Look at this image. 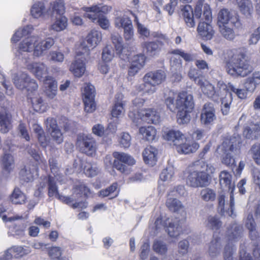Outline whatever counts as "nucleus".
<instances>
[{
    "instance_id": "37",
    "label": "nucleus",
    "mask_w": 260,
    "mask_h": 260,
    "mask_svg": "<svg viewBox=\"0 0 260 260\" xmlns=\"http://www.w3.org/2000/svg\"><path fill=\"white\" fill-rule=\"evenodd\" d=\"M245 226L249 231L250 238L252 240L258 237L257 232L256 231V224L252 214H249L245 220Z\"/></svg>"
},
{
    "instance_id": "33",
    "label": "nucleus",
    "mask_w": 260,
    "mask_h": 260,
    "mask_svg": "<svg viewBox=\"0 0 260 260\" xmlns=\"http://www.w3.org/2000/svg\"><path fill=\"white\" fill-rule=\"evenodd\" d=\"M222 247L221 239L214 235L213 239L209 245L208 252L211 256H215L219 254Z\"/></svg>"
},
{
    "instance_id": "23",
    "label": "nucleus",
    "mask_w": 260,
    "mask_h": 260,
    "mask_svg": "<svg viewBox=\"0 0 260 260\" xmlns=\"http://www.w3.org/2000/svg\"><path fill=\"white\" fill-rule=\"evenodd\" d=\"M102 38V33L97 30L91 31L86 37V41L88 44V47H85L84 44H81L80 47L83 48V52L88 53L89 47H95L101 41Z\"/></svg>"
},
{
    "instance_id": "57",
    "label": "nucleus",
    "mask_w": 260,
    "mask_h": 260,
    "mask_svg": "<svg viewBox=\"0 0 260 260\" xmlns=\"http://www.w3.org/2000/svg\"><path fill=\"white\" fill-rule=\"evenodd\" d=\"M84 109L86 112L91 113L95 109L94 97L83 98Z\"/></svg>"
},
{
    "instance_id": "64",
    "label": "nucleus",
    "mask_w": 260,
    "mask_h": 260,
    "mask_svg": "<svg viewBox=\"0 0 260 260\" xmlns=\"http://www.w3.org/2000/svg\"><path fill=\"white\" fill-rule=\"evenodd\" d=\"M74 193H83L86 197L90 194L89 188L85 184L80 183L74 188Z\"/></svg>"
},
{
    "instance_id": "17",
    "label": "nucleus",
    "mask_w": 260,
    "mask_h": 260,
    "mask_svg": "<svg viewBox=\"0 0 260 260\" xmlns=\"http://www.w3.org/2000/svg\"><path fill=\"white\" fill-rule=\"evenodd\" d=\"M234 140L235 138H234L224 140L217 149L218 151H221L225 154L222 157V162L227 166L232 167L235 162V159L230 153V152L233 151L234 149Z\"/></svg>"
},
{
    "instance_id": "22",
    "label": "nucleus",
    "mask_w": 260,
    "mask_h": 260,
    "mask_svg": "<svg viewBox=\"0 0 260 260\" xmlns=\"http://www.w3.org/2000/svg\"><path fill=\"white\" fill-rule=\"evenodd\" d=\"M27 69L32 73L39 80L46 77L48 68L42 62H33L27 65Z\"/></svg>"
},
{
    "instance_id": "13",
    "label": "nucleus",
    "mask_w": 260,
    "mask_h": 260,
    "mask_svg": "<svg viewBox=\"0 0 260 260\" xmlns=\"http://www.w3.org/2000/svg\"><path fill=\"white\" fill-rule=\"evenodd\" d=\"M13 80L16 87L20 90L26 89L28 92H32L37 90L38 87L36 81L31 79L25 73L23 72L19 75H15Z\"/></svg>"
},
{
    "instance_id": "30",
    "label": "nucleus",
    "mask_w": 260,
    "mask_h": 260,
    "mask_svg": "<svg viewBox=\"0 0 260 260\" xmlns=\"http://www.w3.org/2000/svg\"><path fill=\"white\" fill-rule=\"evenodd\" d=\"M123 95L121 94L116 95L115 105L111 111V115L113 117L119 118L122 116L125 112L124 106L125 102L122 101Z\"/></svg>"
},
{
    "instance_id": "19",
    "label": "nucleus",
    "mask_w": 260,
    "mask_h": 260,
    "mask_svg": "<svg viewBox=\"0 0 260 260\" xmlns=\"http://www.w3.org/2000/svg\"><path fill=\"white\" fill-rule=\"evenodd\" d=\"M83 52L78 51L75 60L71 64L70 70L76 77H81L85 73L86 68L84 61Z\"/></svg>"
},
{
    "instance_id": "63",
    "label": "nucleus",
    "mask_w": 260,
    "mask_h": 260,
    "mask_svg": "<svg viewBox=\"0 0 260 260\" xmlns=\"http://www.w3.org/2000/svg\"><path fill=\"white\" fill-rule=\"evenodd\" d=\"M0 85H2L6 89V92L8 95L13 94V89L9 82L6 80L4 75L0 73Z\"/></svg>"
},
{
    "instance_id": "41",
    "label": "nucleus",
    "mask_w": 260,
    "mask_h": 260,
    "mask_svg": "<svg viewBox=\"0 0 260 260\" xmlns=\"http://www.w3.org/2000/svg\"><path fill=\"white\" fill-rule=\"evenodd\" d=\"M32 107L35 111L40 113H43L46 111L47 106L44 103L43 99L39 96L31 97Z\"/></svg>"
},
{
    "instance_id": "34",
    "label": "nucleus",
    "mask_w": 260,
    "mask_h": 260,
    "mask_svg": "<svg viewBox=\"0 0 260 260\" xmlns=\"http://www.w3.org/2000/svg\"><path fill=\"white\" fill-rule=\"evenodd\" d=\"M139 133L146 140L152 142L157 138L156 129L152 126H143L139 128Z\"/></svg>"
},
{
    "instance_id": "11",
    "label": "nucleus",
    "mask_w": 260,
    "mask_h": 260,
    "mask_svg": "<svg viewBox=\"0 0 260 260\" xmlns=\"http://www.w3.org/2000/svg\"><path fill=\"white\" fill-rule=\"evenodd\" d=\"M229 90L234 93L238 98L246 99L248 96V92L245 89H241L236 87L231 83L226 84V92L224 98H221V111L223 115H227L230 111V106L233 101L232 94Z\"/></svg>"
},
{
    "instance_id": "8",
    "label": "nucleus",
    "mask_w": 260,
    "mask_h": 260,
    "mask_svg": "<svg viewBox=\"0 0 260 260\" xmlns=\"http://www.w3.org/2000/svg\"><path fill=\"white\" fill-rule=\"evenodd\" d=\"M165 139L174 143L177 151L180 153L188 154L196 151L199 148V144L194 142L183 143L184 136L179 131L171 130L164 136Z\"/></svg>"
},
{
    "instance_id": "25",
    "label": "nucleus",
    "mask_w": 260,
    "mask_h": 260,
    "mask_svg": "<svg viewBox=\"0 0 260 260\" xmlns=\"http://www.w3.org/2000/svg\"><path fill=\"white\" fill-rule=\"evenodd\" d=\"M139 113L141 118L148 123L157 124L160 121V116L159 113L154 109H144L141 110Z\"/></svg>"
},
{
    "instance_id": "27",
    "label": "nucleus",
    "mask_w": 260,
    "mask_h": 260,
    "mask_svg": "<svg viewBox=\"0 0 260 260\" xmlns=\"http://www.w3.org/2000/svg\"><path fill=\"white\" fill-rule=\"evenodd\" d=\"M240 13L247 18L252 17L253 6L251 0H236Z\"/></svg>"
},
{
    "instance_id": "26",
    "label": "nucleus",
    "mask_w": 260,
    "mask_h": 260,
    "mask_svg": "<svg viewBox=\"0 0 260 260\" xmlns=\"http://www.w3.org/2000/svg\"><path fill=\"white\" fill-rule=\"evenodd\" d=\"M197 31L199 35L206 40H211L214 35L213 27L208 22H200L197 27Z\"/></svg>"
},
{
    "instance_id": "40",
    "label": "nucleus",
    "mask_w": 260,
    "mask_h": 260,
    "mask_svg": "<svg viewBox=\"0 0 260 260\" xmlns=\"http://www.w3.org/2000/svg\"><path fill=\"white\" fill-rule=\"evenodd\" d=\"M81 165L83 169L84 173L89 177H94L99 173V168L95 164L82 161Z\"/></svg>"
},
{
    "instance_id": "50",
    "label": "nucleus",
    "mask_w": 260,
    "mask_h": 260,
    "mask_svg": "<svg viewBox=\"0 0 260 260\" xmlns=\"http://www.w3.org/2000/svg\"><path fill=\"white\" fill-rule=\"evenodd\" d=\"M205 226L212 230H217L221 225V222L216 216H209L205 222Z\"/></svg>"
},
{
    "instance_id": "61",
    "label": "nucleus",
    "mask_w": 260,
    "mask_h": 260,
    "mask_svg": "<svg viewBox=\"0 0 260 260\" xmlns=\"http://www.w3.org/2000/svg\"><path fill=\"white\" fill-rule=\"evenodd\" d=\"M52 138L57 144H59L63 141L62 134L59 128L48 132Z\"/></svg>"
},
{
    "instance_id": "51",
    "label": "nucleus",
    "mask_w": 260,
    "mask_h": 260,
    "mask_svg": "<svg viewBox=\"0 0 260 260\" xmlns=\"http://www.w3.org/2000/svg\"><path fill=\"white\" fill-rule=\"evenodd\" d=\"M254 162L260 165V143H257L253 145L249 151Z\"/></svg>"
},
{
    "instance_id": "58",
    "label": "nucleus",
    "mask_w": 260,
    "mask_h": 260,
    "mask_svg": "<svg viewBox=\"0 0 260 260\" xmlns=\"http://www.w3.org/2000/svg\"><path fill=\"white\" fill-rule=\"evenodd\" d=\"M52 10L54 12L59 15H62L65 12L64 3L63 0H56L53 3Z\"/></svg>"
},
{
    "instance_id": "60",
    "label": "nucleus",
    "mask_w": 260,
    "mask_h": 260,
    "mask_svg": "<svg viewBox=\"0 0 260 260\" xmlns=\"http://www.w3.org/2000/svg\"><path fill=\"white\" fill-rule=\"evenodd\" d=\"M114 57L113 50L111 46H107L103 50L102 59L104 62H109Z\"/></svg>"
},
{
    "instance_id": "35",
    "label": "nucleus",
    "mask_w": 260,
    "mask_h": 260,
    "mask_svg": "<svg viewBox=\"0 0 260 260\" xmlns=\"http://www.w3.org/2000/svg\"><path fill=\"white\" fill-rule=\"evenodd\" d=\"M114 24L117 28H125L132 24L131 19L127 16L122 15L120 12H117L114 18Z\"/></svg>"
},
{
    "instance_id": "24",
    "label": "nucleus",
    "mask_w": 260,
    "mask_h": 260,
    "mask_svg": "<svg viewBox=\"0 0 260 260\" xmlns=\"http://www.w3.org/2000/svg\"><path fill=\"white\" fill-rule=\"evenodd\" d=\"M44 92L50 99H54L57 95V83L52 77H47L44 82Z\"/></svg>"
},
{
    "instance_id": "36",
    "label": "nucleus",
    "mask_w": 260,
    "mask_h": 260,
    "mask_svg": "<svg viewBox=\"0 0 260 260\" xmlns=\"http://www.w3.org/2000/svg\"><path fill=\"white\" fill-rule=\"evenodd\" d=\"M142 46L146 51V54L151 56L156 55L161 50L160 45L154 41L145 42L142 44Z\"/></svg>"
},
{
    "instance_id": "9",
    "label": "nucleus",
    "mask_w": 260,
    "mask_h": 260,
    "mask_svg": "<svg viewBox=\"0 0 260 260\" xmlns=\"http://www.w3.org/2000/svg\"><path fill=\"white\" fill-rule=\"evenodd\" d=\"M198 85L200 86L203 93L209 99L214 101H218L219 98L221 100L226 92V84L223 81H219L217 83V89L215 86L207 80H199Z\"/></svg>"
},
{
    "instance_id": "1",
    "label": "nucleus",
    "mask_w": 260,
    "mask_h": 260,
    "mask_svg": "<svg viewBox=\"0 0 260 260\" xmlns=\"http://www.w3.org/2000/svg\"><path fill=\"white\" fill-rule=\"evenodd\" d=\"M164 101L167 109L172 112L177 111L179 123H186L189 120L188 113L192 111L194 107L192 95L185 92L177 93L168 89L164 92Z\"/></svg>"
},
{
    "instance_id": "15",
    "label": "nucleus",
    "mask_w": 260,
    "mask_h": 260,
    "mask_svg": "<svg viewBox=\"0 0 260 260\" xmlns=\"http://www.w3.org/2000/svg\"><path fill=\"white\" fill-rule=\"evenodd\" d=\"M8 105L4 94L0 92V106L2 108H6ZM12 127L11 116L7 112L5 109L0 111V132L2 133H7Z\"/></svg>"
},
{
    "instance_id": "10",
    "label": "nucleus",
    "mask_w": 260,
    "mask_h": 260,
    "mask_svg": "<svg viewBox=\"0 0 260 260\" xmlns=\"http://www.w3.org/2000/svg\"><path fill=\"white\" fill-rule=\"evenodd\" d=\"M184 189L182 186H179L176 189L174 188L168 193V197L166 201V206L168 209L174 212L179 214L181 219H185L186 212L184 205L181 202L177 199L174 198L177 193L180 195H184Z\"/></svg>"
},
{
    "instance_id": "43",
    "label": "nucleus",
    "mask_w": 260,
    "mask_h": 260,
    "mask_svg": "<svg viewBox=\"0 0 260 260\" xmlns=\"http://www.w3.org/2000/svg\"><path fill=\"white\" fill-rule=\"evenodd\" d=\"M242 228L236 223L232 225L231 229L228 230V238L230 241H236L240 237Z\"/></svg>"
},
{
    "instance_id": "44",
    "label": "nucleus",
    "mask_w": 260,
    "mask_h": 260,
    "mask_svg": "<svg viewBox=\"0 0 260 260\" xmlns=\"http://www.w3.org/2000/svg\"><path fill=\"white\" fill-rule=\"evenodd\" d=\"M113 155L117 161H121L128 165H133L135 163L134 159L131 155L126 153L114 152Z\"/></svg>"
},
{
    "instance_id": "42",
    "label": "nucleus",
    "mask_w": 260,
    "mask_h": 260,
    "mask_svg": "<svg viewBox=\"0 0 260 260\" xmlns=\"http://www.w3.org/2000/svg\"><path fill=\"white\" fill-rule=\"evenodd\" d=\"M23 248L20 246H15L7 250L2 257L0 260H11L13 256L17 257L22 252Z\"/></svg>"
},
{
    "instance_id": "31",
    "label": "nucleus",
    "mask_w": 260,
    "mask_h": 260,
    "mask_svg": "<svg viewBox=\"0 0 260 260\" xmlns=\"http://www.w3.org/2000/svg\"><path fill=\"white\" fill-rule=\"evenodd\" d=\"M46 183H47L48 185V196L50 197H55L58 198L60 196L58 192L54 178L50 176L44 178L43 185H41L42 188L45 187ZM41 185H42V183H41Z\"/></svg>"
},
{
    "instance_id": "18",
    "label": "nucleus",
    "mask_w": 260,
    "mask_h": 260,
    "mask_svg": "<svg viewBox=\"0 0 260 260\" xmlns=\"http://www.w3.org/2000/svg\"><path fill=\"white\" fill-rule=\"evenodd\" d=\"M83 11L85 12L84 17L88 18L92 22H95L97 19L98 16H101L99 13L102 12L104 13H108L111 10V7L101 4L93 5L91 7H84L82 8Z\"/></svg>"
},
{
    "instance_id": "55",
    "label": "nucleus",
    "mask_w": 260,
    "mask_h": 260,
    "mask_svg": "<svg viewBox=\"0 0 260 260\" xmlns=\"http://www.w3.org/2000/svg\"><path fill=\"white\" fill-rule=\"evenodd\" d=\"M174 175V169L172 167H168L163 170L160 174V178L163 181H170Z\"/></svg>"
},
{
    "instance_id": "48",
    "label": "nucleus",
    "mask_w": 260,
    "mask_h": 260,
    "mask_svg": "<svg viewBox=\"0 0 260 260\" xmlns=\"http://www.w3.org/2000/svg\"><path fill=\"white\" fill-rule=\"evenodd\" d=\"M25 194L18 188L14 189L11 196V202L15 204H21L24 203Z\"/></svg>"
},
{
    "instance_id": "46",
    "label": "nucleus",
    "mask_w": 260,
    "mask_h": 260,
    "mask_svg": "<svg viewBox=\"0 0 260 260\" xmlns=\"http://www.w3.org/2000/svg\"><path fill=\"white\" fill-rule=\"evenodd\" d=\"M111 40L113 44L115 46L117 53L119 55V56L121 59H125L121 53L123 49L122 37L118 34L112 35Z\"/></svg>"
},
{
    "instance_id": "21",
    "label": "nucleus",
    "mask_w": 260,
    "mask_h": 260,
    "mask_svg": "<svg viewBox=\"0 0 260 260\" xmlns=\"http://www.w3.org/2000/svg\"><path fill=\"white\" fill-rule=\"evenodd\" d=\"M146 57L144 55L139 54L134 55L131 58L128 74L130 76H135L141 70L145 64Z\"/></svg>"
},
{
    "instance_id": "29",
    "label": "nucleus",
    "mask_w": 260,
    "mask_h": 260,
    "mask_svg": "<svg viewBox=\"0 0 260 260\" xmlns=\"http://www.w3.org/2000/svg\"><path fill=\"white\" fill-rule=\"evenodd\" d=\"M68 19L63 15L56 17L49 27V30L60 32L66 29L68 26Z\"/></svg>"
},
{
    "instance_id": "49",
    "label": "nucleus",
    "mask_w": 260,
    "mask_h": 260,
    "mask_svg": "<svg viewBox=\"0 0 260 260\" xmlns=\"http://www.w3.org/2000/svg\"><path fill=\"white\" fill-rule=\"evenodd\" d=\"M200 197L205 202L213 201L216 198V192L210 188H205L200 191Z\"/></svg>"
},
{
    "instance_id": "12",
    "label": "nucleus",
    "mask_w": 260,
    "mask_h": 260,
    "mask_svg": "<svg viewBox=\"0 0 260 260\" xmlns=\"http://www.w3.org/2000/svg\"><path fill=\"white\" fill-rule=\"evenodd\" d=\"M202 15V4L198 3L194 9H193L190 5H186L182 6L180 10L181 17L183 19L186 27L194 28L196 26L194 16L199 18Z\"/></svg>"
},
{
    "instance_id": "59",
    "label": "nucleus",
    "mask_w": 260,
    "mask_h": 260,
    "mask_svg": "<svg viewBox=\"0 0 260 260\" xmlns=\"http://www.w3.org/2000/svg\"><path fill=\"white\" fill-rule=\"evenodd\" d=\"M153 249L154 251L161 254H165L168 250L167 245L162 241H155L153 245Z\"/></svg>"
},
{
    "instance_id": "62",
    "label": "nucleus",
    "mask_w": 260,
    "mask_h": 260,
    "mask_svg": "<svg viewBox=\"0 0 260 260\" xmlns=\"http://www.w3.org/2000/svg\"><path fill=\"white\" fill-rule=\"evenodd\" d=\"M124 29V38L126 41L130 43L134 41V31L133 24H131L127 26Z\"/></svg>"
},
{
    "instance_id": "45",
    "label": "nucleus",
    "mask_w": 260,
    "mask_h": 260,
    "mask_svg": "<svg viewBox=\"0 0 260 260\" xmlns=\"http://www.w3.org/2000/svg\"><path fill=\"white\" fill-rule=\"evenodd\" d=\"M130 5L131 9L128 10V12L133 17V15L132 13L136 15L137 18H139L141 15H146L145 12L141 9L139 0H132L130 3Z\"/></svg>"
},
{
    "instance_id": "47",
    "label": "nucleus",
    "mask_w": 260,
    "mask_h": 260,
    "mask_svg": "<svg viewBox=\"0 0 260 260\" xmlns=\"http://www.w3.org/2000/svg\"><path fill=\"white\" fill-rule=\"evenodd\" d=\"M134 18V22L136 23L137 32L144 38H147L150 36V31L148 28L141 23L139 21V18H137L136 15L132 13Z\"/></svg>"
},
{
    "instance_id": "39",
    "label": "nucleus",
    "mask_w": 260,
    "mask_h": 260,
    "mask_svg": "<svg viewBox=\"0 0 260 260\" xmlns=\"http://www.w3.org/2000/svg\"><path fill=\"white\" fill-rule=\"evenodd\" d=\"M219 31L222 37L228 41H233L236 37L237 35L234 29L230 27L228 24L218 26Z\"/></svg>"
},
{
    "instance_id": "32",
    "label": "nucleus",
    "mask_w": 260,
    "mask_h": 260,
    "mask_svg": "<svg viewBox=\"0 0 260 260\" xmlns=\"http://www.w3.org/2000/svg\"><path fill=\"white\" fill-rule=\"evenodd\" d=\"M104 164L106 169L114 167L122 173L127 174L128 171L127 167L121 164L117 159L112 161V158L110 155H107L104 159Z\"/></svg>"
},
{
    "instance_id": "53",
    "label": "nucleus",
    "mask_w": 260,
    "mask_h": 260,
    "mask_svg": "<svg viewBox=\"0 0 260 260\" xmlns=\"http://www.w3.org/2000/svg\"><path fill=\"white\" fill-rule=\"evenodd\" d=\"M171 53L174 55H178L183 58L186 61H192L197 57V55L194 53H186L181 49H175L171 52Z\"/></svg>"
},
{
    "instance_id": "20",
    "label": "nucleus",
    "mask_w": 260,
    "mask_h": 260,
    "mask_svg": "<svg viewBox=\"0 0 260 260\" xmlns=\"http://www.w3.org/2000/svg\"><path fill=\"white\" fill-rule=\"evenodd\" d=\"M216 119L215 110L213 105L210 103L205 104L201 114V123L206 125H210Z\"/></svg>"
},
{
    "instance_id": "2",
    "label": "nucleus",
    "mask_w": 260,
    "mask_h": 260,
    "mask_svg": "<svg viewBox=\"0 0 260 260\" xmlns=\"http://www.w3.org/2000/svg\"><path fill=\"white\" fill-rule=\"evenodd\" d=\"M54 44V40L52 38H48L42 41L36 36L28 37L20 43L16 55L19 58L21 56L22 58L26 59L25 54L33 51L35 56L40 57Z\"/></svg>"
},
{
    "instance_id": "16",
    "label": "nucleus",
    "mask_w": 260,
    "mask_h": 260,
    "mask_svg": "<svg viewBox=\"0 0 260 260\" xmlns=\"http://www.w3.org/2000/svg\"><path fill=\"white\" fill-rule=\"evenodd\" d=\"M229 22L237 27L241 25L239 16L237 13L226 8L221 9L217 15L218 26L228 24Z\"/></svg>"
},
{
    "instance_id": "56",
    "label": "nucleus",
    "mask_w": 260,
    "mask_h": 260,
    "mask_svg": "<svg viewBox=\"0 0 260 260\" xmlns=\"http://www.w3.org/2000/svg\"><path fill=\"white\" fill-rule=\"evenodd\" d=\"M35 174L38 175L37 170L35 168L32 169V171L27 170L26 168L22 169L20 171V174L23 177V179L26 182L31 181L33 180Z\"/></svg>"
},
{
    "instance_id": "7",
    "label": "nucleus",
    "mask_w": 260,
    "mask_h": 260,
    "mask_svg": "<svg viewBox=\"0 0 260 260\" xmlns=\"http://www.w3.org/2000/svg\"><path fill=\"white\" fill-rule=\"evenodd\" d=\"M167 228V231L169 236L173 238H177L182 232V229L180 224V220L176 219H167L162 220L160 217H158L154 223L150 226L151 234L152 236L156 235L163 229Z\"/></svg>"
},
{
    "instance_id": "28",
    "label": "nucleus",
    "mask_w": 260,
    "mask_h": 260,
    "mask_svg": "<svg viewBox=\"0 0 260 260\" xmlns=\"http://www.w3.org/2000/svg\"><path fill=\"white\" fill-rule=\"evenodd\" d=\"M157 150L152 146H147L143 152L144 160L146 164L153 166L157 161Z\"/></svg>"
},
{
    "instance_id": "14",
    "label": "nucleus",
    "mask_w": 260,
    "mask_h": 260,
    "mask_svg": "<svg viewBox=\"0 0 260 260\" xmlns=\"http://www.w3.org/2000/svg\"><path fill=\"white\" fill-rule=\"evenodd\" d=\"M77 146L80 151L87 155H92L96 151V142L91 135L79 134L77 139Z\"/></svg>"
},
{
    "instance_id": "3",
    "label": "nucleus",
    "mask_w": 260,
    "mask_h": 260,
    "mask_svg": "<svg viewBox=\"0 0 260 260\" xmlns=\"http://www.w3.org/2000/svg\"><path fill=\"white\" fill-rule=\"evenodd\" d=\"M228 72L232 76L245 77L253 70V67L246 59V51L238 48L232 51V55L226 61Z\"/></svg>"
},
{
    "instance_id": "52",
    "label": "nucleus",
    "mask_w": 260,
    "mask_h": 260,
    "mask_svg": "<svg viewBox=\"0 0 260 260\" xmlns=\"http://www.w3.org/2000/svg\"><path fill=\"white\" fill-rule=\"evenodd\" d=\"M3 165L4 170L10 172L14 167L13 157L10 154H5L3 158Z\"/></svg>"
},
{
    "instance_id": "4",
    "label": "nucleus",
    "mask_w": 260,
    "mask_h": 260,
    "mask_svg": "<svg viewBox=\"0 0 260 260\" xmlns=\"http://www.w3.org/2000/svg\"><path fill=\"white\" fill-rule=\"evenodd\" d=\"M202 171H196L191 168L186 170V184L189 186L197 188L203 187L209 184V175L215 171V168L211 164L202 160L198 162Z\"/></svg>"
},
{
    "instance_id": "54",
    "label": "nucleus",
    "mask_w": 260,
    "mask_h": 260,
    "mask_svg": "<svg viewBox=\"0 0 260 260\" xmlns=\"http://www.w3.org/2000/svg\"><path fill=\"white\" fill-rule=\"evenodd\" d=\"M151 35L153 38L156 39V41L155 42L160 45L161 48L165 44L169 43V39L165 34H163L159 31H155L153 32Z\"/></svg>"
},
{
    "instance_id": "5",
    "label": "nucleus",
    "mask_w": 260,
    "mask_h": 260,
    "mask_svg": "<svg viewBox=\"0 0 260 260\" xmlns=\"http://www.w3.org/2000/svg\"><path fill=\"white\" fill-rule=\"evenodd\" d=\"M231 175L226 171H223L219 175L220 184L222 186L228 187L230 190L229 203L226 205L225 204V196L223 194H220L218 197V206L219 209L221 213L225 215V213L234 218L236 214L234 213L235 209V200L234 196V190L235 187L231 185Z\"/></svg>"
},
{
    "instance_id": "6",
    "label": "nucleus",
    "mask_w": 260,
    "mask_h": 260,
    "mask_svg": "<svg viewBox=\"0 0 260 260\" xmlns=\"http://www.w3.org/2000/svg\"><path fill=\"white\" fill-rule=\"evenodd\" d=\"M166 78L165 71L159 70L146 74L143 77L144 83L136 86L138 92L148 94L155 92V86L161 84Z\"/></svg>"
},
{
    "instance_id": "38",
    "label": "nucleus",
    "mask_w": 260,
    "mask_h": 260,
    "mask_svg": "<svg viewBox=\"0 0 260 260\" xmlns=\"http://www.w3.org/2000/svg\"><path fill=\"white\" fill-rule=\"evenodd\" d=\"M30 13L32 16L35 18L44 16L47 13L44 4L41 2L35 3L31 7Z\"/></svg>"
}]
</instances>
